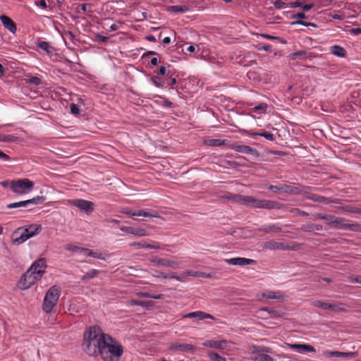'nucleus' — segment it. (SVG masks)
I'll list each match as a JSON object with an SVG mask.
<instances>
[{"label": "nucleus", "mask_w": 361, "mask_h": 361, "mask_svg": "<svg viewBox=\"0 0 361 361\" xmlns=\"http://www.w3.org/2000/svg\"><path fill=\"white\" fill-rule=\"evenodd\" d=\"M205 143L212 147H219L224 144V141L220 139H209L206 140Z\"/></svg>", "instance_id": "a19ab883"}, {"label": "nucleus", "mask_w": 361, "mask_h": 361, "mask_svg": "<svg viewBox=\"0 0 361 361\" xmlns=\"http://www.w3.org/2000/svg\"><path fill=\"white\" fill-rule=\"evenodd\" d=\"M259 312H267L270 314V317L273 319L275 318H282L284 316V312L281 311L275 310L269 307H262L259 309Z\"/></svg>", "instance_id": "a878e982"}, {"label": "nucleus", "mask_w": 361, "mask_h": 361, "mask_svg": "<svg viewBox=\"0 0 361 361\" xmlns=\"http://www.w3.org/2000/svg\"><path fill=\"white\" fill-rule=\"evenodd\" d=\"M346 220L343 217L336 216L334 217L332 223L331 228L335 229H346Z\"/></svg>", "instance_id": "393cba45"}, {"label": "nucleus", "mask_w": 361, "mask_h": 361, "mask_svg": "<svg viewBox=\"0 0 361 361\" xmlns=\"http://www.w3.org/2000/svg\"><path fill=\"white\" fill-rule=\"evenodd\" d=\"M307 17H306L305 14L303 12L297 13L295 14H293L291 16V18H293V19H295V18L305 19Z\"/></svg>", "instance_id": "774afa93"}, {"label": "nucleus", "mask_w": 361, "mask_h": 361, "mask_svg": "<svg viewBox=\"0 0 361 361\" xmlns=\"http://www.w3.org/2000/svg\"><path fill=\"white\" fill-rule=\"evenodd\" d=\"M0 20L6 29H7L11 33L16 32V25L11 18L5 15H1L0 16Z\"/></svg>", "instance_id": "412c9836"}, {"label": "nucleus", "mask_w": 361, "mask_h": 361, "mask_svg": "<svg viewBox=\"0 0 361 361\" xmlns=\"http://www.w3.org/2000/svg\"><path fill=\"white\" fill-rule=\"evenodd\" d=\"M289 212L293 214L294 215H299L302 216H307L309 215L308 213L306 212L305 211L300 210V209L298 208H291L289 210Z\"/></svg>", "instance_id": "864d4df0"}, {"label": "nucleus", "mask_w": 361, "mask_h": 361, "mask_svg": "<svg viewBox=\"0 0 361 361\" xmlns=\"http://www.w3.org/2000/svg\"><path fill=\"white\" fill-rule=\"evenodd\" d=\"M267 107H268L267 104L262 102V103H260L259 104L255 106L253 108V110L255 112L262 111L263 113H265Z\"/></svg>", "instance_id": "5fc2aeb1"}, {"label": "nucleus", "mask_w": 361, "mask_h": 361, "mask_svg": "<svg viewBox=\"0 0 361 361\" xmlns=\"http://www.w3.org/2000/svg\"><path fill=\"white\" fill-rule=\"evenodd\" d=\"M60 295L61 288L56 285L52 286L47 291V314L51 313L52 311L54 314L56 313V310L54 307L57 305Z\"/></svg>", "instance_id": "0eeeda50"}, {"label": "nucleus", "mask_w": 361, "mask_h": 361, "mask_svg": "<svg viewBox=\"0 0 361 361\" xmlns=\"http://www.w3.org/2000/svg\"><path fill=\"white\" fill-rule=\"evenodd\" d=\"M259 51L264 50L267 52H271L272 51V47L270 44H265L264 46L259 47L257 48Z\"/></svg>", "instance_id": "69168bd1"}, {"label": "nucleus", "mask_w": 361, "mask_h": 361, "mask_svg": "<svg viewBox=\"0 0 361 361\" xmlns=\"http://www.w3.org/2000/svg\"><path fill=\"white\" fill-rule=\"evenodd\" d=\"M135 216H144V217H158V214L157 212L150 213L149 212H146L144 210H137L135 211Z\"/></svg>", "instance_id": "37998d69"}, {"label": "nucleus", "mask_w": 361, "mask_h": 361, "mask_svg": "<svg viewBox=\"0 0 361 361\" xmlns=\"http://www.w3.org/2000/svg\"><path fill=\"white\" fill-rule=\"evenodd\" d=\"M262 297L266 299L282 300L283 295L279 291L267 290L262 293Z\"/></svg>", "instance_id": "bb28decb"}, {"label": "nucleus", "mask_w": 361, "mask_h": 361, "mask_svg": "<svg viewBox=\"0 0 361 361\" xmlns=\"http://www.w3.org/2000/svg\"><path fill=\"white\" fill-rule=\"evenodd\" d=\"M25 228V230H27V231H29V233H27V234H29V236L30 238L38 234L42 230L41 226L37 225V224H31L29 226H27V228Z\"/></svg>", "instance_id": "473e14b6"}, {"label": "nucleus", "mask_w": 361, "mask_h": 361, "mask_svg": "<svg viewBox=\"0 0 361 361\" xmlns=\"http://www.w3.org/2000/svg\"><path fill=\"white\" fill-rule=\"evenodd\" d=\"M228 344V341L226 340L221 341H214V340H208L204 341L202 345L206 347H209L219 350H224L226 348Z\"/></svg>", "instance_id": "aec40b11"}, {"label": "nucleus", "mask_w": 361, "mask_h": 361, "mask_svg": "<svg viewBox=\"0 0 361 361\" xmlns=\"http://www.w3.org/2000/svg\"><path fill=\"white\" fill-rule=\"evenodd\" d=\"M290 25H303V26H305V27H310H310H317V25L313 23H307V22H305V21H303V20H300L291 22Z\"/></svg>", "instance_id": "09e8293b"}, {"label": "nucleus", "mask_w": 361, "mask_h": 361, "mask_svg": "<svg viewBox=\"0 0 361 361\" xmlns=\"http://www.w3.org/2000/svg\"><path fill=\"white\" fill-rule=\"evenodd\" d=\"M327 310H330L332 312H338L345 310V305L341 302H329Z\"/></svg>", "instance_id": "7c9ffc66"}, {"label": "nucleus", "mask_w": 361, "mask_h": 361, "mask_svg": "<svg viewBox=\"0 0 361 361\" xmlns=\"http://www.w3.org/2000/svg\"><path fill=\"white\" fill-rule=\"evenodd\" d=\"M41 199H42V197H34V198L27 200L11 203L7 205V208L8 209H16V208H20V207L26 208V207H28L31 204H38V202Z\"/></svg>", "instance_id": "2eb2a0df"}, {"label": "nucleus", "mask_w": 361, "mask_h": 361, "mask_svg": "<svg viewBox=\"0 0 361 361\" xmlns=\"http://www.w3.org/2000/svg\"><path fill=\"white\" fill-rule=\"evenodd\" d=\"M342 200L341 199H333L331 197H323V200L322 201V203H326V204H330V203H334V204H341Z\"/></svg>", "instance_id": "6e6d98bb"}, {"label": "nucleus", "mask_w": 361, "mask_h": 361, "mask_svg": "<svg viewBox=\"0 0 361 361\" xmlns=\"http://www.w3.org/2000/svg\"><path fill=\"white\" fill-rule=\"evenodd\" d=\"M49 4H47V12H49V16L47 15V18L49 19V24L52 28H56L54 24V18H57L59 15H61V6L63 0H47Z\"/></svg>", "instance_id": "6e6552de"}, {"label": "nucleus", "mask_w": 361, "mask_h": 361, "mask_svg": "<svg viewBox=\"0 0 361 361\" xmlns=\"http://www.w3.org/2000/svg\"><path fill=\"white\" fill-rule=\"evenodd\" d=\"M281 230L282 229L281 227L277 226L276 225H265L258 228L259 231H263L264 233H269L271 231L278 233L281 232Z\"/></svg>", "instance_id": "72a5a7b5"}, {"label": "nucleus", "mask_w": 361, "mask_h": 361, "mask_svg": "<svg viewBox=\"0 0 361 361\" xmlns=\"http://www.w3.org/2000/svg\"><path fill=\"white\" fill-rule=\"evenodd\" d=\"M326 354L330 357H343L345 359L354 358L358 355L357 352L343 353L340 351H328L326 352Z\"/></svg>", "instance_id": "5701e85b"}, {"label": "nucleus", "mask_w": 361, "mask_h": 361, "mask_svg": "<svg viewBox=\"0 0 361 361\" xmlns=\"http://www.w3.org/2000/svg\"><path fill=\"white\" fill-rule=\"evenodd\" d=\"M252 135L263 137L271 141L274 140V135L271 133L267 131H263L261 133H252Z\"/></svg>", "instance_id": "79ce46f5"}, {"label": "nucleus", "mask_w": 361, "mask_h": 361, "mask_svg": "<svg viewBox=\"0 0 361 361\" xmlns=\"http://www.w3.org/2000/svg\"><path fill=\"white\" fill-rule=\"evenodd\" d=\"M66 250L72 251L74 252H78V253H84L85 255L96 258V259H104L102 257V254L100 252H96L92 251V250L85 248V247H81L78 245H72V244H68L66 245Z\"/></svg>", "instance_id": "9b49d317"}, {"label": "nucleus", "mask_w": 361, "mask_h": 361, "mask_svg": "<svg viewBox=\"0 0 361 361\" xmlns=\"http://www.w3.org/2000/svg\"><path fill=\"white\" fill-rule=\"evenodd\" d=\"M131 247H135L138 249L142 247L151 248V249H159L161 245L158 242H152V243H147L146 241L134 242L130 244Z\"/></svg>", "instance_id": "b1692460"}, {"label": "nucleus", "mask_w": 361, "mask_h": 361, "mask_svg": "<svg viewBox=\"0 0 361 361\" xmlns=\"http://www.w3.org/2000/svg\"><path fill=\"white\" fill-rule=\"evenodd\" d=\"M70 109H71V114L73 115L77 116L80 114V109H79L77 104H73V103L71 104Z\"/></svg>", "instance_id": "680f3d73"}, {"label": "nucleus", "mask_w": 361, "mask_h": 361, "mask_svg": "<svg viewBox=\"0 0 361 361\" xmlns=\"http://www.w3.org/2000/svg\"><path fill=\"white\" fill-rule=\"evenodd\" d=\"M137 295L141 298H152V299H163L164 295L163 294H152L148 292H139L137 293Z\"/></svg>", "instance_id": "4c0bfd02"}, {"label": "nucleus", "mask_w": 361, "mask_h": 361, "mask_svg": "<svg viewBox=\"0 0 361 361\" xmlns=\"http://www.w3.org/2000/svg\"><path fill=\"white\" fill-rule=\"evenodd\" d=\"M69 204L85 212L87 214H91L94 211V203L88 200L82 199L71 200Z\"/></svg>", "instance_id": "9d476101"}, {"label": "nucleus", "mask_w": 361, "mask_h": 361, "mask_svg": "<svg viewBox=\"0 0 361 361\" xmlns=\"http://www.w3.org/2000/svg\"><path fill=\"white\" fill-rule=\"evenodd\" d=\"M312 305L315 307L322 308L323 310H327L329 302L317 300L313 302Z\"/></svg>", "instance_id": "8fccbe9b"}, {"label": "nucleus", "mask_w": 361, "mask_h": 361, "mask_svg": "<svg viewBox=\"0 0 361 361\" xmlns=\"http://www.w3.org/2000/svg\"><path fill=\"white\" fill-rule=\"evenodd\" d=\"M231 149L237 152L252 155L255 158H258L259 157V153L257 149L247 145L233 144L231 146Z\"/></svg>", "instance_id": "ddd939ff"}, {"label": "nucleus", "mask_w": 361, "mask_h": 361, "mask_svg": "<svg viewBox=\"0 0 361 361\" xmlns=\"http://www.w3.org/2000/svg\"><path fill=\"white\" fill-rule=\"evenodd\" d=\"M207 355L211 361H226V359L214 352H209Z\"/></svg>", "instance_id": "ea45409f"}, {"label": "nucleus", "mask_w": 361, "mask_h": 361, "mask_svg": "<svg viewBox=\"0 0 361 361\" xmlns=\"http://www.w3.org/2000/svg\"><path fill=\"white\" fill-rule=\"evenodd\" d=\"M99 273V271L97 269H92L89 272L85 273L81 278L82 281L88 280L90 279H93L97 276Z\"/></svg>", "instance_id": "c03bdc74"}, {"label": "nucleus", "mask_w": 361, "mask_h": 361, "mask_svg": "<svg viewBox=\"0 0 361 361\" xmlns=\"http://www.w3.org/2000/svg\"><path fill=\"white\" fill-rule=\"evenodd\" d=\"M263 247L269 250H296L299 248V245L296 243H293L291 245L285 244L281 242H276L270 240L265 242Z\"/></svg>", "instance_id": "1a4fd4ad"}, {"label": "nucleus", "mask_w": 361, "mask_h": 361, "mask_svg": "<svg viewBox=\"0 0 361 361\" xmlns=\"http://www.w3.org/2000/svg\"><path fill=\"white\" fill-rule=\"evenodd\" d=\"M226 262L231 265H238L244 267L247 265L255 264V261L251 259H247L244 257H234L231 259H226Z\"/></svg>", "instance_id": "a211bd4d"}, {"label": "nucleus", "mask_w": 361, "mask_h": 361, "mask_svg": "<svg viewBox=\"0 0 361 361\" xmlns=\"http://www.w3.org/2000/svg\"><path fill=\"white\" fill-rule=\"evenodd\" d=\"M108 39V37L103 36L100 34H97L94 38V41L97 42H106Z\"/></svg>", "instance_id": "e2e57ef3"}, {"label": "nucleus", "mask_w": 361, "mask_h": 361, "mask_svg": "<svg viewBox=\"0 0 361 361\" xmlns=\"http://www.w3.org/2000/svg\"><path fill=\"white\" fill-rule=\"evenodd\" d=\"M247 196H243L240 195H232V196H226V197H225V198H226L228 200H233L235 202H239L240 203L244 204V199Z\"/></svg>", "instance_id": "3c124183"}, {"label": "nucleus", "mask_w": 361, "mask_h": 361, "mask_svg": "<svg viewBox=\"0 0 361 361\" xmlns=\"http://www.w3.org/2000/svg\"><path fill=\"white\" fill-rule=\"evenodd\" d=\"M46 46H47V54L49 55V57L50 59L54 61H57V58L58 56L56 55L54 56L52 55V51L54 50V48L52 47H51L48 42H47L46 44Z\"/></svg>", "instance_id": "4d7b16f0"}, {"label": "nucleus", "mask_w": 361, "mask_h": 361, "mask_svg": "<svg viewBox=\"0 0 361 361\" xmlns=\"http://www.w3.org/2000/svg\"><path fill=\"white\" fill-rule=\"evenodd\" d=\"M156 73L158 74V75H169L171 71L170 70L168 71V72L166 71V66H161L159 67L157 71H156Z\"/></svg>", "instance_id": "052dcab7"}, {"label": "nucleus", "mask_w": 361, "mask_h": 361, "mask_svg": "<svg viewBox=\"0 0 361 361\" xmlns=\"http://www.w3.org/2000/svg\"><path fill=\"white\" fill-rule=\"evenodd\" d=\"M269 190L271 192H282L284 193H290L296 195L297 190H298V185H289L286 184H280L279 185H269L268 188Z\"/></svg>", "instance_id": "4468645a"}, {"label": "nucleus", "mask_w": 361, "mask_h": 361, "mask_svg": "<svg viewBox=\"0 0 361 361\" xmlns=\"http://www.w3.org/2000/svg\"><path fill=\"white\" fill-rule=\"evenodd\" d=\"M331 190L330 188H315L311 187L308 185H298V190L296 195H302L304 197L308 200H312L315 202L322 203L323 200V196H319L314 192L315 191H321V192H330Z\"/></svg>", "instance_id": "39448f33"}, {"label": "nucleus", "mask_w": 361, "mask_h": 361, "mask_svg": "<svg viewBox=\"0 0 361 361\" xmlns=\"http://www.w3.org/2000/svg\"><path fill=\"white\" fill-rule=\"evenodd\" d=\"M121 230L127 233L133 234L137 236L142 237L149 235V233L145 228H134L132 226H122Z\"/></svg>", "instance_id": "6ab92c4d"}, {"label": "nucleus", "mask_w": 361, "mask_h": 361, "mask_svg": "<svg viewBox=\"0 0 361 361\" xmlns=\"http://www.w3.org/2000/svg\"><path fill=\"white\" fill-rule=\"evenodd\" d=\"M335 216L331 214H324L322 213H317L314 214L315 219H321L326 221V224L331 228Z\"/></svg>", "instance_id": "c85d7f7f"}, {"label": "nucleus", "mask_w": 361, "mask_h": 361, "mask_svg": "<svg viewBox=\"0 0 361 361\" xmlns=\"http://www.w3.org/2000/svg\"><path fill=\"white\" fill-rule=\"evenodd\" d=\"M123 352V345L109 334L100 358L102 361H119Z\"/></svg>", "instance_id": "7ed1b4c3"}, {"label": "nucleus", "mask_w": 361, "mask_h": 361, "mask_svg": "<svg viewBox=\"0 0 361 361\" xmlns=\"http://www.w3.org/2000/svg\"><path fill=\"white\" fill-rule=\"evenodd\" d=\"M34 188V183L27 178L11 180L10 189L17 195H23L31 191Z\"/></svg>", "instance_id": "423d86ee"}, {"label": "nucleus", "mask_w": 361, "mask_h": 361, "mask_svg": "<svg viewBox=\"0 0 361 361\" xmlns=\"http://www.w3.org/2000/svg\"><path fill=\"white\" fill-rule=\"evenodd\" d=\"M27 233H29V231L25 230L24 227L17 228L11 236L13 243L16 245L22 244L30 238Z\"/></svg>", "instance_id": "f8f14e48"}, {"label": "nucleus", "mask_w": 361, "mask_h": 361, "mask_svg": "<svg viewBox=\"0 0 361 361\" xmlns=\"http://www.w3.org/2000/svg\"><path fill=\"white\" fill-rule=\"evenodd\" d=\"M323 229V227L320 224H303L301 227V230L304 232H311L313 231H322Z\"/></svg>", "instance_id": "c756f323"}, {"label": "nucleus", "mask_w": 361, "mask_h": 361, "mask_svg": "<svg viewBox=\"0 0 361 361\" xmlns=\"http://www.w3.org/2000/svg\"><path fill=\"white\" fill-rule=\"evenodd\" d=\"M170 350H178L180 352H190L194 353L195 351V347L193 345L188 343H172L169 346Z\"/></svg>", "instance_id": "dca6fc26"}, {"label": "nucleus", "mask_w": 361, "mask_h": 361, "mask_svg": "<svg viewBox=\"0 0 361 361\" xmlns=\"http://www.w3.org/2000/svg\"><path fill=\"white\" fill-rule=\"evenodd\" d=\"M331 53L333 54L334 55L336 56H338V57H341V58H343V57H345L346 56V50L339 46V45H334L332 47H331Z\"/></svg>", "instance_id": "cd10ccee"}, {"label": "nucleus", "mask_w": 361, "mask_h": 361, "mask_svg": "<svg viewBox=\"0 0 361 361\" xmlns=\"http://www.w3.org/2000/svg\"><path fill=\"white\" fill-rule=\"evenodd\" d=\"M156 276L158 277V278L176 279L177 281H182L183 279L184 278L185 276L184 275L177 276V275H176L174 274H164V272L157 271Z\"/></svg>", "instance_id": "2f4dec72"}, {"label": "nucleus", "mask_w": 361, "mask_h": 361, "mask_svg": "<svg viewBox=\"0 0 361 361\" xmlns=\"http://www.w3.org/2000/svg\"><path fill=\"white\" fill-rule=\"evenodd\" d=\"M244 204L249 205L252 208L267 209H280L286 207L284 204L279 202L267 200H259L250 196H247L244 199Z\"/></svg>", "instance_id": "20e7f679"}, {"label": "nucleus", "mask_w": 361, "mask_h": 361, "mask_svg": "<svg viewBox=\"0 0 361 361\" xmlns=\"http://www.w3.org/2000/svg\"><path fill=\"white\" fill-rule=\"evenodd\" d=\"M288 346L293 349L295 350L298 353H305L306 352H315V348L308 344H299V343H294V344H288Z\"/></svg>", "instance_id": "4be33fe9"}, {"label": "nucleus", "mask_w": 361, "mask_h": 361, "mask_svg": "<svg viewBox=\"0 0 361 361\" xmlns=\"http://www.w3.org/2000/svg\"><path fill=\"white\" fill-rule=\"evenodd\" d=\"M190 10V8L187 5H177V6H171L169 8V11L173 13H185Z\"/></svg>", "instance_id": "e433bc0d"}, {"label": "nucleus", "mask_w": 361, "mask_h": 361, "mask_svg": "<svg viewBox=\"0 0 361 361\" xmlns=\"http://www.w3.org/2000/svg\"><path fill=\"white\" fill-rule=\"evenodd\" d=\"M45 272V259L40 258L35 261L31 267L24 273L19 281L18 286L21 290H26L40 280Z\"/></svg>", "instance_id": "f03ea898"}, {"label": "nucleus", "mask_w": 361, "mask_h": 361, "mask_svg": "<svg viewBox=\"0 0 361 361\" xmlns=\"http://www.w3.org/2000/svg\"><path fill=\"white\" fill-rule=\"evenodd\" d=\"M108 335L98 325L87 328L82 343L83 352L89 356L100 357Z\"/></svg>", "instance_id": "f257e3e1"}, {"label": "nucleus", "mask_w": 361, "mask_h": 361, "mask_svg": "<svg viewBox=\"0 0 361 361\" xmlns=\"http://www.w3.org/2000/svg\"><path fill=\"white\" fill-rule=\"evenodd\" d=\"M176 84V78L173 77V74L170 73L169 78L165 81V85L168 86H173Z\"/></svg>", "instance_id": "bf43d9fd"}, {"label": "nucleus", "mask_w": 361, "mask_h": 361, "mask_svg": "<svg viewBox=\"0 0 361 361\" xmlns=\"http://www.w3.org/2000/svg\"><path fill=\"white\" fill-rule=\"evenodd\" d=\"M339 209L344 212L361 214V207H353L352 205L341 206Z\"/></svg>", "instance_id": "f704fd0d"}, {"label": "nucleus", "mask_w": 361, "mask_h": 361, "mask_svg": "<svg viewBox=\"0 0 361 361\" xmlns=\"http://www.w3.org/2000/svg\"><path fill=\"white\" fill-rule=\"evenodd\" d=\"M289 57L291 60H295L297 59H307L308 57V53L304 50L297 51L290 54Z\"/></svg>", "instance_id": "c9c22d12"}, {"label": "nucleus", "mask_w": 361, "mask_h": 361, "mask_svg": "<svg viewBox=\"0 0 361 361\" xmlns=\"http://www.w3.org/2000/svg\"><path fill=\"white\" fill-rule=\"evenodd\" d=\"M151 81L153 84H154L157 87H164L165 85V81H164L159 76H152L151 78Z\"/></svg>", "instance_id": "de8ad7c7"}, {"label": "nucleus", "mask_w": 361, "mask_h": 361, "mask_svg": "<svg viewBox=\"0 0 361 361\" xmlns=\"http://www.w3.org/2000/svg\"><path fill=\"white\" fill-rule=\"evenodd\" d=\"M16 137L11 135L0 134V142H11L16 141Z\"/></svg>", "instance_id": "49530a36"}, {"label": "nucleus", "mask_w": 361, "mask_h": 361, "mask_svg": "<svg viewBox=\"0 0 361 361\" xmlns=\"http://www.w3.org/2000/svg\"><path fill=\"white\" fill-rule=\"evenodd\" d=\"M122 213L128 215L130 217L135 216V212H132L130 209L126 208L122 210Z\"/></svg>", "instance_id": "338daca9"}, {"label": "nucleus", "mask_w": 361, "mask_h": 361, "mask_svg": "<svg viewBox=\"0 0 361 361\" xmlns=\"http://www.w3.org/2000/svg\"><path fill=\"white\" fill-rule=\"evenodd\" d=\"M150 262L153 263L154 265L170 267L172 268H176L178 266V262H177L176 261L169 260L164 258H159L157 257L151 258Z\"/></svg>", "instance_id": "f3484780"}, {"label": "nucleus", "mask_w": 361, "mask_h": 361, "mask_svg": "<svg viewBox=\"0 0 361 361\" xmlns=\"http://www.w3.org/2000/svg\"><path fill=\"white\" fill-rule=\"evenodd\" d=\"M274 5L277 9H282L286 8V3L282 0H277L274 1Z\"/></svg>", "instance_id": "0e129e2a"}, {"label": "nucleus", "mask_w": 361, "mask_h": 361, "mask_svg": "<svg viewBox=\"0 0 361 361\" xmlns=\"http://www.w3.org/2000/svg\"><path fill=\"white\" fill-rule=\"evenodd\" d=\"M129 303L132 306L139 305L147 308L151 307L153 304L152 301H142L137 300H130Z\"/></svg>", "instance_id": "58836bf2"}, {"label": "nucleus", "mask_w": 361, "mask_h": 361, "mask_svg": "<svg viewBox=\"0 0 361 361\" xmlns=\"http://www.w3.org/2000/svg\"><path fill=\"white\" fill-rule=\"evenodd\" d=\"M348 231L359 232L361 231V225L357 223L348 224L346 223V229Z\"/></svg>", "instance_id": "a18cd8bd"}, {"label": "nucleus", "mask_w": 361, "mask_h": 361, "mask_svg": "<svg viewBox=\"0 0 361 361\" xmlns=\"http://www.w3.org/2000/svg\"><path fill=\"white\" fill-rule=\"evenodd\" d=\"M255 360H258L259 361H274L273 358L267 354H259L255 357Z\"/></svg>", "instance_id": "13d9d810"}, {"label": "nucleus", "mask_w": 361, "mask_h": 361, "mask_svg": "<svg viewBox=\"0 0 361 361\" xmlns=\"http://www.w3.org/2000/svg\"><path fill=\"white\" fill-rule=\"evenodd\" d=\"M197 313H200L196 317V318L199 320H203L204 319H214V317L212 314L206 313L204 312L197 311Z\"/></svg>", "instance_id": "603ef678"}]
</instances>
